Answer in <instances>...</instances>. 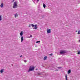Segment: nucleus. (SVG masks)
Instances as JSON below:
<instances>
[{
  "label": "nucleus",
  "mask_w": 80,
  "mask_h": 80,
  "mask_svg": "<svg viewBox=\"0 0 80 80\" xmlns=\"http://www.w3.org/2000/svg\"><path fill=\"white\" fill-rule=\"evenodd\" d=\"M36 47H37V46H36Z\"/></svg>",
  "instance_id": "28"
},
{
  "label": "nucleus",
  "mask_w": 80,
  "mask_h": 80,
  "mask_svg": "<svg viewBox=\"0 0 80 80\" xmlns=\"http://www.w3.org/2000/svg\"><path fill=\"white\" fill-rule=\"evenodd\" d=\"M14 1H15V0H13L12 1V2H14Z\"/></svg>",
  "instance_id": "27"
},
{
  "label": "nucleus",
  "mask_w": 80,
  "mask_h": 80,
  "mask_svg": "<svg viewBox=\"0 0 80 80\" xmlns=\"http://www.w3.org/2000/svg\"><path fill=\"white\" fill-rule=\"evenodd\" d=\"M31 26H32V27H35V28H33V29H37V25L35 24L34 25L31 24H30L29 26V27H31Z\"/></svg>",
  "instance_id": "1"
},
{
  "label": "nucleus",
  "mask_w": 80,
  "mask_h": 80,
  "mask_svg": "<svg viewBox=\"0 0 80 80\" xmlns=\"http://www.w3.org/2000/svg\"><path fill=\"white\" fill-rule=\"evenodd\" d=\"M3 4L2 3L1 4L0 7L1 8H3Z\"/></svg>",
  "instance_id": "10"
},
{
  "label": "nucleus",
  "mask_w": 80,
  "mask_h": 80,
  "mask_svg": "<svg viewBox=\"0 0 80 80\" xmlns=\"http://www.w3.org/2000/svg\"><path fill=\"white\" fill-rule=\"evenodd\" d=\"M20 36H21V37H22V36L23 35V32H20Z\"/></svg>",
  "instance_id": "12"
},
{
  "label": "nucleus",
  "mask_w": 80,
  "mask_h": 80,
  "mask_svg": "<svg viewBox=\"0 0 80 80\" xmlns=\"http://www.w3.org/2000/svg\"><path fill=\"white\" fill-rule=\"evenodd\" d=\"M3 70H4V69H1L0 71V73H2L3 72Z\"/></svg>",
  "instance_id": "9"
},
{
  "label": "nucleus",
  "mask_w": 80,
  "mask_h": 80,
  "mask_svg": "<svg viewBox=\"0 0 80 80\" xmlns=\"http://www.w3.org/2000/svg\"><path fill=\"white\" fill-rule=\"evenodd\" d=\"M66 53V51H61L60 52V53L61 54H64Z\"/></svg>",
  "instance_id": "4"
},
{
  "label": "nucleus",
  "mask_w": 80,
  "mask_h": 80,
  "mask_svg": "<svg viewBox=\"0 0 80 80\" xmlns=\"http://www.w3.org/2000/svg\"><path fill=\"white\" fill-rule=\"evenodd\" d=\"M22 57V55H21V56H20V57Z\"/></svg>",
  "instance_id": "25"
},
{
  "label": "nucleus",
  "mask_w": 80,
  "mask_h": 80,
  "mask_svg": "<svg viewBox=\"0 0 80 80\" xmlns=\"http://www.w3.org/2000/svg\"><path fill=\"white\" fill-rule=\"evenodd\" d=\"M43 7L44 8H45L46 7V5L44 3L43 4Z\"/></svg>",
  "instance_id": "11"
},
{
  "label": "nucleus",
  "mask_w": 80,
  "mask_h": 80,
  "mask_svg": "<svg viewBox=\"0 0 80 80\" xmlns=\"http://www.w3.org/2000/svg\"><path fill=\"white\" fill-rule=\"evenodd\" d=\"M2 20V16H0V21H1Z\"/></svg>",
  "instance_id": "17"
},
{
  "label": "nucleus",
  "mask_w": 80,
  "mask_h": 80,
  "mask_svg": "<svg viewBox=\"0 0 80 80\" xmlns=\"http://www.w3.org/2000/svg\"><path fill=\"white\" fill-rule=\"evenodd\" d=\"M55 71H58V69L55 70Z\"/></svg>",
  "instance_id": "22"
},
{
  "label": "nucleus",
  "mask_w": 80,
  "mask_h": 80,
  "mask_svg": "<svg viewBox=\"0 0 80 80\" xmlns=\"http://www.w3.org/2000/svg\"><path fill=\"white\" fill-rule=\"evenodd\" d=\"M61 68V67H58V68H59H59Z\"/></svg>",
  "instance_id": "23"
},
{
  "label": "nucleus",
  "mask_w": 80,
  "mask_h": 80,
  "mask_svg": "<svg viewBox=\"0 0 80 80\" xmlns=\"http://www.w3.org/2000/svg\"><path fill=\"white\" fill-rule=\"evenodd\" d=\"M80 31L79 30L78 31V35H79V34H80Z\"/></svg>",
  "instance_id": "16"
},
{
  "label": "nucleus",
  "mask_w": 80,
  "mask_h": 80,
  "mask_svg": "<svg viewBox=\"0 0 80 80\" xmlns=\"http://www.w3.org/2000/svg\"><path fill=\"white\" fill-rule=\"evenodd\" d=\"M47 56L44 57V60H47Z\"/></svg>",
  "instance_id": "13"
},
{
  "label": "nucleus",
  "mask_w": 80,
  "mask_h": 80,
  "mask_svg": "<svg viewBox=\"0 0 80 80\" xmlns=\"http://www.w3.org/2000/svg\"><path fill=\"white\" fill-rule=\"evenodd\" d=\"M30 37H32V35H31L30 36Z\"/></svg>",
  "instance_id": "24"
},
{
  "label": "nucleus",
  "mask_w": 80,
  "mask_h": 80,
  "mask_svg": "<svg viewBox=\"0 0 80 80\" xmlns=\"http://www.w3.org/2000/svg\"><path fill=\"white\" fill-rule=\"evenodd\" d=\"M37 0V2H38L39 1V0Z\"/></svg>",
  "instance_id": "26"
},
{
  "label": "nucleus",
  "mask_w": 80,
  "mask_h": 80,
  "mask_svg": "<svg viewBox=\"0 0 80 80\" xmlns=\"http://www.w3.org/2000/svg\"><path fill=\"white\" fill-rule=\"evenodd\" d=\"M18 2L17 1L15 2L13 4V8H17V6H18Z\"/></svg>",
  "instance_id": "2"
},
{
  "label": "nucleus",
  "mask_w": 80,
  "mask_h": 80,
  "mask_svg": "<svg viewBox=\"0 0 80 80\" xmlns=\"http://www.w3.org/2000/svg\"><path fill=\"white\" fill-rule=\"evenodd\" d=\"M37 74H38V75H42V73L41 72H38Z\"/></svg>",
  "instance_id": "14"
},
{
  "label": "nucleus",
  "mask_w": 80,
  "mask_h": 80,
  "mask_svg": "<svg viewBox=\"0 0 80 80\" xmlns=\"http://www.w3.org/2000/svg\"><path fill=\"white\" fill-rule=\"evenodd\" d=\"M71 73V70H69L68 71V74H70Z\"/></svg>",
  "instance_id": "8"
},
{
  "label": "nucleus",
  "mask_w": 80,
  "mask_h": 80,
  "mask_svg": "<svg viewBox=\"0 0 80 80\" xmlns=\"http://www.w3.org/2000/svg\"><path fill=\"white\" fill-rule=\"evenodd\" d=\"M49 55H50V56H52V53L50 54H49Z\"/></svg>",
  "instance_id": "20"
},
{
  "label": "nucleus",
  "mask_w": 80,
  "mask_h": 80,
  "mask_svg": "<svg viewBox=\"0 0 80 80\" xmlns=\"http://www.w3.org/2000/svg\"><path fill=\"white\" fill-rule=\"evenodd\" d=\"M24 62H25V63H26V62H27V61L26 60H25L24 61Z\"/></svg>",
  "instance_id": "21"
},
{
  "label": "nucleus",
  "mask_w": 80,
  "mask_h": 80,
  "mask_svg": "<svg viewBox=\"0 0 80 80\" xmlns=\"http://www.w3.org/2000/svg\"><path fill=\"white\" fill-rule=\"evenodd\" d=\"M47 32L48 33H51V29H47Z\"/></svg>",
  "instance_id": "5"
},
{
  "label": "nucleus",
  "mask_w": 80,
  "mask_h": 80,
  "mask_svg": "<svg viewBox=\"0 0 80 80\" xmlns=\"http://www.w3.org/2000/svg\"><path fill=\"white\" fill-rule=\"evenodd\" d=\"M40 41H38L36 42V43H40Z\"/></svg>",
  "instance_id": "19"
},
{
  "label": "nucleus",
  "mask_w": 80,
  "mask_h": 80,
  "mask_svg": "<svg viewBox=\"0 0 80 80\" xmlns=\"http://www.w3.org/2000/svg\"><path fill=\"white\" fill-rule=\"evenodd\" d=\"M34 67L33 66H30L28 72H30V71H33L34 70Z\"/></svg>",
  "instance_id": "3"
},
{
  "label": "nucleus",
  "mask_w": 80,
  "mask_h": 80,
  "mask_svg": "<svg viewBox=\"0 0 80 80\" xmlns=\"http://www.w3.org/2000/svg\"><path fill=\"white\" fill-rule=\"evenodd\" d=\"M23 41V36H22L21 37V42H22Z\"/></svg>",
  "instance_id": "6"
},
{
  "label": "nucleus",
  "mask_w": 80,
  "mask_h": 80,
  "mask_svg": "<svg viewBox=\"0 0 80 80\" xmlns=\"http://www.w3.org/2000/svg\"><path fill=\"white\" fill-rule=\"evenodd\" d=\"M80 54V51H78V55H79V54Z\"/></svg>",
  "instance_id": "18"
},
{
  "label": "nucleus",
  "mask_w": 80,
  "mask_h": 80,
  "mask_svg": "<svg viewBox=\"0 0 80 80\" xmlns=\"http://www.w3.org/2000/svg\"><path fill=\"white\" fill-rule=\"evenodd\" d=\"M65 80H68V79H67V78H68V77H67V75L66 74L65 75Z\"/></svg>",
  "instance_id": "7"
},
{
  "label": "nucleus",
  "mask_w": 80,
  "mask_h": 80,
  "mask_svg": "<svg viewBox=\"0 0 80 80\" xmlns=\"http://www.w3.org/2000/svg\"><path fill=\"white\" fill-rule=\"evenodd\" d=\"M17 17H18V14H16L15 15V18Z\"/></svg>",
  "instance_id": "15"
}]
</instances>
